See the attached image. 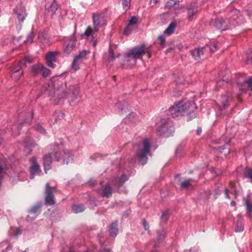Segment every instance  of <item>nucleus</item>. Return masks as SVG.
<instances>
[{
	"mask_svg": "<svg viewBox=\"0 0 252 252\" xmlns=\"http://www.w3.org/2000/svg\"><path fill=\"white\" fill-rule=\"evenodd\" d=\"M42 92L50 95L55 93L59 99L68 98L70 105H74L78 102L79 90L77 86L62 84L60 88L55 91L54 85L45 84L42 89Z\"/></svg>",
	"mask_w": 252,
	"mask_h": 252,
	"instance_id": "f257e3e1",
	"label": "nucleus"
},
{
	"mask_svg": "<svg viewBox=\"0 0 252 252\" xmlns=\"http://www.w3.org/2000/svg\"><path fill=\"white\" fill-rule=\"evenodd\" d=\"M231 17L229 20L223 18L216 19L213 24L218 29L221 31L232 29L236 26L242 24L245 22L243 15L240 11L236 9H233L231 12Z\"/></svg>",
	"mask_w": 252,
	"mask_h": 252,
	"instance_id": "f03ea898",
	"label": "nucleus"
},
{
	"mask_svg": "<svg viewBox=\"0 0 252 252\" xmlns=\"http://www.w3.org/2000/svg\"><path fill=\"white\" fill-rule=\"evenodd\" d=\"M147 54L148 58L151 57L149 47L144 45H139L131 48L128 52L124 55V63L123 64L124 68H131L133 66L137 59H141L142 56Z\"/></svg>",
	"mask_w": 252,
	"mask_h": 252,
	"instance_id": "7ed1b4c3",
	"label": "nucleus"
},
{
	"mask_svg": "<svg viewBox=\"0 0 252 252\" xmlns=\"http://www.w3.org/2000/svg\"><path fill=\"white\" fill-rule=\"evenodd\" d=\"M196 108V104L193 101L185 102L181 101L174 104L169 108L168 114L173 118L181 116L185 113H188L192 117L194 116L192 112Z\"/></svg>",
	"mask_w": 252,
	"mask_h": 252,
	"instance_id": "20e7f679",
	"label": "nucleus"
},
{
	"mask_svg": "<svg viewBox=\"0 0 252 252\" xmlns=\"http://www.w3.org/2000/svg\"><path fill=\"white\" fill-rule=\"evenodd\" d=\"M93 27L92 28L91 26L88 27L84 32V34L87 36L91 35L93 37H94L95 33H96L101 27L106 25V20L104 13H93Z\"/></svg>",
	"mask_w": 252,
	"mask_h": 252,
	"instance_id": "39448f33",
	"label": "nucleus"
},
{
	"mask_svg": "<svg viewBox=\"0 0 252 252\" xmlns=\"http://www.w3.org/2000/svg\"><path fill=\"white\" fill-rule=\"evenodd\" d=\"M151 142L148 139H145L135 146L137 148L136 156L142 164H145L147 161V156L150 155Z\"/></svg>",
	"mask_w": 252,
	"mask_h": 252,
	"instance_id": "423d86ee",
	"label": "nucleus"
},
{
	"mask_svg": "<svg viewBox=\"0 0 252 252\" xmlns=\"http://www.w3.org/2000/svg\"><path fill=\"white\" fill-rule=\"evenodd\" d=\"M32 60L30 57H26L24 59L21 61L20 65H14L10 67V72L11 73V77L15 80H19L23 74L22 70V66H26L27 63H31Z\"/></svg>",
	"mask_w": 252,
	"mask_h": 252,
	"instance_id": "0eeeda50",
	"label": "nucleus"
},
{
	"mask_svg": "<svg viewBox=\"0 0 252 252\" xmlns=\"http://www.w3.org/2000/svg\"><path fill=\"white\" fill-rule=\"evenodd\" d=\"M54 156L56 160L59 161L60 160V154L57 151L53 153H50L45 155L43 158V165L45 172L51 168V164L52 162V157Z\"/></svg>",
	"mask_w": 252,
	"mask_h": 252,
	"instance_id": "6e6552de",
	"label": "nucleus"
},
{
	"mask_svg": "<svg viewBox=\"0 0 252 252\" xmlns=\"http://www.w3.org/2000/svg\"><path fill=\"white\" fill-rule=\"evenodd\" d=\"M76 38L74 35H72L65 40L64 45V52L65 54H69L75 48Z\"/></svg>",
	"mask_w": 252,
	"mask_h": 252,
	"instance_id": "1a4fd4ad",
	"label": "nucleus"
},
{
	"mask_svg": "<svg viewBox=\"0 0 252 252\" xmlns=\"http://www.w3.org/2000/svg\"><path fill=\"white\" fill-rule=\"evenodd\" d=\"M55 188H51L49 184L47 183L45 186V202L50 205L55 204L54 197L53 193Z\"/></svg>",
	"mask_w": 252,
	"mask_h": 252,
	"instance_id": "9d476101",
	"label": "nucleus"
},
{
	"mask_svg": "<svg viewBox=\"0 0 252 252\" xmlns=\"http://www.w3.org/2000/svg\"><path fill=\"white\" fill-rule=\"evenodd\" d=\"M231 99V94L230 92H226L225 94H222L218 102L220 109H225V107L229 104V102Z\"/></svg>",
	"mask_w": 252,
	"mask_h": 252,
	"instance_id": "9b49d317",
	"label": "nucleus"
},
{
	"mask_svg": "<svg viewBox=\"0 0 252 252\" xmlns=\"http://www.w3.org/2000/svg\"><path fill=\"white\" fill-rule=\"evenodd\" d=\"M31 162L32 165L30 168V173L31 174V178H33L34 175L40 172L41 170L35 157L32 158Z\"/></svg>",
	"mask_w": 252,
	"mask_h": 252,
	"instance_id": "f8f14e48",
	"label": "nucleus"
},
{
	"mask_svg": "<svg viewBox=\"0 0 252 252\" xmlns=\"http://www.w3.org/2000/svg\"><path fill=\"white\" fill-rule=\"evenodd\" d=\"M14 12L19 21L23 22L26 16L25 9L21 4L18 5L14 9Z\"/></svg>",
	"mask_w": 252,
	"mask_h": 252,
	"instance_id": "ddd939ff",
	"label": "nucleus"
},
{
	"mask_svg": "<svg viewBox=\"0 0 252 252\" xmlns=\"http://www.w3.org/2000/svg\"><path fill=\"white\" fill-rule=\"evenodd\" d=\"M239 81L237 82L238 85L239 86V89L241 91H244V89L243 88V86L245 84H247L249 88L251 91V95L252 96V78H249L248 79H246L245 77L241 76L239 78Z\"/></svg>",
	"mask_w": 252,
	"mask_h": 252,
	"instance_id": "4468645a",
	"label": "nucleus"
},
{
	"mask_svg": "<svg viewBox=\"0 0 252 252\" xmlns=\"http://www.w3.org/2000/svg\"><path fill=\"white\" fill-rule=\"evenodd\" d=\"M62 157L63 164H68L73 161V155L72 152L69 150H64Z\"/></svg>",
	"mask_w": 252,
	"mask_h": 252,
	"instance_id": "2eb2a0df",
	"label": "nucleus"
},
{
	"mask_svg": "<svg viewBox=\"0 0 252 252\" xmlns=\"http://www.w3.org/2000/svg\"><path fill=\"white\" fill-rule=\"evenodd\" d=\"M58 54L56 52H50L46 56V63L48 66L54 67V62H56V56Z\"/></svg>",
	"mask_w": 252,
	"mask_h": 252,
	"instance_id": "dca6fc26",
	"label": "nucleus"
},
{
	"mask_svg": "<svg viewBox=\"0 0 252 252\" xmlns=\"http://www.w3.org/2000/svg\"><path fill=\"white\" fill-rule=\"evenodd\" d=\"M197 6L195 3L188 6V18L189 21L193 19V16L197 13Z\"/></svg>",
	"mask_w": 252,
	"mask_h": 252,
	"instance_id": "f3484780",
	"label": "nucleus"
},
{
	"mask_svg": "<svg viewBox=\"0 0 252 252\" xmlns=\"http://www.w3.org/2000/svg\"><path fill=\"white\" fill-rule=\"evenodd\" d=\"M157 130L160 134H163L167 132V127L170 124L166 122L165 120H163L160 124H157Z\"/></svg>",
	"mask_w": 252,
	"mask_h": 252,
	"instance_id": "a211bd4d",
	"label": "nucleus"
},
{
	"mask_svg": "<svg viewBox=\"0 0 252 252\" xmlns=\"http://www.w3.org/2000/svg\"><path fill=\"white\" fill-rule=\"evenodd\" d=\"M204 48L203 47L195 49L190 51L192 56L196 60H198L200 58V56L204 54Z\"/></svg>",
	"mask_w": 252,
	"mask_h": 252,
	"instance_id": "6ab92c4d",
	"label": "nucleus"
},
{
	"mask_svg": "<svg viewBox=\"0 0 252 252\" xmlns=\"http://www.w3.org/2000/svg\"><path fill=\"white\" fill-rule=\"evenodd\" d=\"M138 18L136 16H132L129 20L128 21L127 27L126 28L124 31V33L125 34H128L130 32V30L129 28L130 26L136 24L137 23Z\"/></svg>",
	"mask_w": 252,
	"mask_h": 252,
	"instance_id": "aec40b11",
	"label": "nucleus"
},
{
	"mask_svg": "<svg viewBox=\"0 0 252 252\" xmlns=\"http://www.w3.org/2000/svg\"><path fill=\"white\" fill-rule=\"evenodd\" d=\"M58 9V6L57 4L55 2H53L47 7L46 13L47 14L52 17L55 14Z\"/></svg>",
	"mask_w": 252,
	"mask_h": 252,
	"instance_id": "412c9836",
	"label": "nucleus"
},
{
	"mask_svg": "<svg viewBox=\"0 0 252 252\" xmlns=\"http://www.w3.org/2000/svg\"><path fill=\"white\" fill-rule=\"evenodd\" d=\"M112 190L111 188L109 185L107 184L104 187L101 194L102 197L109 198L112 195Z\"/></svg>",
	"mask_w": 252,
	"mask_h": 252,
	"instance_id": "4be33fe9",
	"label": "nucleus"
},
{
	"mask_svg": "<svg viewBox=\"0 0 252 252\" xmlns=\"http://www.w3.org/2000/svg\"><path fill=\"white\" fill-rule=\"evenodd\" d=\"M176 27V23L175 22H172L164 31V33L168 35H170L174 32Z\"/></svg>",
	"mask_w": 252,
	"mask_h": 252,
	"instance_id": "5701e85b",
	"label": "nucleus"
},
{
	"mask_svg": "<svg viewBox=\"0 0 252 252\" xmlns=\"http://www.w3.org/2000/svg\"><path fill=\"white\" fill-rule=\"evenodd\" d=\"M38 38L39 42L44 44H48L49 43L48 36L46 33L41 32L39 33Z\"/></svg>",
	"mask_w": 252,
	"mask_h": 252,
	"instance_id": "b1692460",
	"label": "nucleus"
},
{
	"mask_svg": "<svg viewBox=\"0 0 252 252\" xmlns=\"http://www.w3.org/2000/svg\"><path fill=\"white\" fill-rule=\"evenodd\" d=\"M118 225L117 223H113L110 225L109 233L111 236L115 237L118 233Z\"/></svg>",
	"mask_w": 252,
	"mask_h": 252,
	"instance_id": "393cba45",
	"label": "nucleus"
},
{
	"mask_svg": "<svg viewBox=\"0 0 252 252\" xmlns=\"http://www.w3.org/2000/svg\"><path fill=\"white\" fill-rule=\"evenodd\" d=\"M73 211L75 213H79L82 212L85 210V207L82 204H75L72 207Z\"/></svg>",
	"mask_w": 252,
	"mask_h": 252,
	"instance_id": "a878e982",
	"label": "nucleus"
},
{
	"mask_svg": "<svg viewBox=\"0 0 252 252\" xmlns=\"http://www.w3.org/2000/svg\"><path fill=\"white\" fill-rule=\"evenodd\" d=\"M86 55L87 52L86 51H82L80 52L74 58L75 61L81 63L86 58Z\"/></svg>",
	"mask_w": 252,
	"mask_h": 252,
	"instance_id": "bb28decb",
	"label": "nucleus"
},
{
	"mask_svg": "<svg viewBox=\"0 0 252 252\" xmlns=\"http://www.w3.org/2000/svg\"><path fill=\"white\" fill-rule=\"evenodd\" d=\"M41 65L42 64H39L32 66L31 71L33 75H37L40 73Z\"/></svg>",
	"mask_w": 252,
	"mask_h": 252,
	"instance_id": "cd10ccee",
	"label": "nucleus"
},
{
	"mask_svg": "<svg viewBox=\"0 0 252 252\" xmlns=\"http://www.w3.org/2000/svg\"><path fill=\"white\" fill-rule=\"evenodd\" d=\"M41 204L38 203L35 205L33 206L29 210V212L30 214H35L37 211L40 209Z\"/></svg>",
	"mask_w": 252,
	"mask_h": 252,
	"instance_id": "c85d7f7f",
	"label": "nucleus"
},
{
	"mask_svg": "<svg viewBox=\"0 0 252 252\" xmlns=\"http://www.w3.org/2000/svg\"><path fill=\"white\" fill-rule=\"evenodd\" d=\"M244 175L245 178L249 179L252 183V169L246 168L244 172Z\"/></svg>",
	"mask_w": 252,
	"mask_h": 252,
	"instance_id": "c756f323",
	"label": "nucleus"
},
{
	"mask_svg": "<svg viewBox=\"0 0 252 252\" xmlns=\"http://www.w3.org/2000/svg\"><path fill=\"white\" fill-rule=\"evenodd\" d=\"M128 180V178L125 175H123L120 178L119 182L115 183V186L119 188L121 186L126 180Z\"/></svg>",
	"mask_w": 252,
	"mask_h": 252,
	"instance_id": "7c9ffc66",
	"label": "nucleus"
},
{
	"mask_svg": "<svg viewBox=\"0 0 252 252\" xmlns=\"http://www.w3.org/2000/svg\"><path fill=\"white\" fill-rule=\"evenodd\" d=\"M211 53H214L218 49V43L216 42H213L210 43L209 45H207Z\"/></svg>",
	"mask_w": 252,
	"mask_h": 252,
	"instance_id": "2f4dec72",
	"label": "nucleus"
},
{
	"mask_svg": "<svg viewBox=\"0 0 252 252\" xmlns=\"http://www.w3.org/2000/svg\"><path fill=\"white\" fill-rule=\"evenodd\" d=\"M245 205L246 206V209L247 212L250 214L252 211V204L250 202L248 198H245Z\"/></svg>",
	"mask_w": 252,
	"mask_h": 252,
	"instance_id": "473e14b6",
	"label": "nucleus"
},
{
	"mask_svg": "<svg viewBox=\"0 0 252 252\" xmlns=\"http://www.w3.org/2000/svg\"><path fill=\"white\" fill-rule=\"evenodd\" d=\"M40 73L43 77H47L48 75H49L50 71L48 69L45 68L42 65L41 67V71Z\"/></svg>",
	"mask_w": 252,
	"mask_h": 252,
	"instance_id": "72a5a7b5",
	"label": "nucleus"
},
{
	"mask_svg": "<svg viewBox=\"0 0 252 252\" xmlns=\"http://www.w3.org/2000/svg\"><path fill=\"white\" fill-rule=\"evenodd\" d=\"M192 181L191 179H189L188 180L185 181L181 183V187L183 189H186L191 186L190 182Z\"/></svg>",
	"mask_w": 252,
	"mask_h": 252,
	"instance_id": "f704fd0d",
	"label": "nucleus"
},
{
	"mask_svg": "<svg viewBox=\"0 0 252 252\" xmlns=\"http://www.w3.org/2000/svg\"><path fill=\"white\" fill-rule=\"evenodd\" d=\"M115 56L114 55V53L113 51L112 50L111 48L110 47L109 49V57H108V61L110 62L111 61H113L115 60Z\"/></svg>",
	"mask_w": 252,
	"mask_h": 252,
	"instance_id": "c9c22d12",
	"label": "nucleus"
},
{
	"mask_svg": "<svg viewBox=\"0 0 252 252\" xmlns=\"http://www.w3.org/2000/svg\"><path fill=\"white\" fill-rule=\"evenodd\" d=\"M244 230V226L242 224V223L239 222L237 223L236 224L235 227V231L237 232H240L243 231Z\"/></svg>",
	"mask_w": 252,
	"mask_h": 252,
	"instance_id": "e433bc0d",
	"label": "nucleus"
},
{
	"mask_svg": "<svg viewBox=\"0 0 252 252\" xmlns=\"http://www.w3.org/2000/svg\"><path fill=\"white\" fill-rule=\"evenodd\" d=\"M158 43L160 45L162 48L164 47L165 44V39L163 35H160L158 38Z\"/></svg>",
	"mask_w": 252,
	"mask_h": 252,
	"instance_id": "4c0bfd02",
	"label": "nucleus"
},
{
	"mask_svg": "<svg viewBox=\"0 0 252 252\" xmlns=\"http://www.w3.org/2000/svg\"><path fill=\"white\" fill-rule=\"evenodd\" d=\"M128 108L129 106L126 103H124L122 107L120 108L121 109V112L120 113H123V112H125L126 114L128 112Z\"/></svg>",
	"mask_w": 252,
	"mask_h": 252,
	"instance_id": "58836bf2",
	"label": "nucleus"
},
{
	"mask_svg": "<svg viewBox=\"0 0 252 252\" xmlns=\"http://www.w3.org/2000/svg\"><path fill=\"white\" fill-rule=\"evenodd\" d=\"M34 37V35L33 34V33L32 32H30L27 37V40H26V42L27 43H31L33 41V39Z\"/></svg>",
	"mask_w": 252,
	"mask_h": 252,
	"instance_id": "ea45409f",
	"label": "nucleus"
},
{
	"mask_svg": "<svg viewBox=\"0 0 252 252\" xmlns=\"http://www.w3.org/2000/svg\"><path fill=\"white\" fill-rule=\"evenodd\" d=\"M35 129L38 131L39 132L41 133H45V130L39 124H37L35 126Z\"/></svg>",
	"mask_w": 252,
	"mask_h": 252,
	"instance_id": "a19ab883",
	"label": "nucleus"
},
{
	"mask_svg": "<svg viewBox=\"0 0 252 252\" xmlns=\"http://www.w3.org/2000/svg\"><path fill=\"white\" fill-rule=\"evenodd\" d=\"M169 213L168 212H165L162 213L161 218L163 221H166L168 219Z\"/></svg>",
	"mask_w": 252,
	"mask_h": 252,
	"instance_id": "79ce46f5",
	"label": "nucleus"
},
{
	"mask_svg": "<svg viewBox=\"0 0 252 252\" xmlns=\"http://www.w3.org/2000/svg\"><path fill=\"white\" fill-rule=\"evenodd\" d=\"M121 2L125 7H128L130 5L131 0H121Z\"/></svg>",
	"mask_w": 252,
	"mask_h": 252,
	"instance_id": "37998d69",
	"label": "nucleus"
},
{
	"mask_svg": "<svg viewBox=\"0 0 252 252\" xmlns=\"http://www.w3.org/2000/svg\"><path fill=\"white\" fill-rule=\"evenodd\" d=\"M32 118V115L30 112L27 114L26 117L24 120V122L28 123L31 121Z\"/></svg>",
	"mask_w": 252,
	"mask_h": 252,
	"instance_id": "c03bdc74",
	"label": "nucleus"
},
{
	"mask_svg": "<svg viewBox=\"0 0 252 252\" xmlns=\"http://www.w3.org/2000/svg\"><path fill=\"white\" fill-rule=\"evenodd\" d=\"M80 63L79 62H75V60H73V63H72V68L76 70L79 68V64Z\"/></svg>",
	"mask_w": 252,
	"mask_h": 252,
	"instance_id": "a18cd8bd",
	"label": "nucleus"
},
{
	"mask_svg": "<svg viewBox=\"0 0 252 252\" xmlns=\"http://www.w3.org/2000/svg\"><path fill=\"white\" fill-rule=\"evenodd\" d=\"M165 232L164 230L161 231V234L158 235V240L162 241L165 238Z\"/></svg>",
	"mask_w": 252,
	"mask_h": 252,
	"instance_id": "49530a36",
	"label": "nucleus"
},
{
	"mask_svg": "<svg viewBox=\"0 0 252 252\" xmlns=\"http://www.w3.org/2000/svg\"><path fill=\"white\" fill-rule=\"evenodd\" d=\"M252 53H251V54H248V57H247V59L246 61V63L248 64L252 63Z\"/></svg>",
	"mask_w": 252,
	"mask_h": 252,
	"instance_id": "de8ad7c7",
	"label": "nucleus"
},
{
	"mask_svg": "<svg viewBox=\"0 0 252 252\" xmlns=\"http://www.w3.org/2000/svg\"><path fill=\"white\" fill-rule=\"evenodd\" d=\"M135 116V114L131 113L129 114V115L126 116V118L125 119V121L126 122H130V119L131 117H134Z\"/></svg>",
	"mask_w": 252,
	"mask_h": 252,
	"instance_id": "09e8293b",
	"label": "nucleus"
},
{
	"mask_svg": "<svg viewBox=\"0 0 252 252\" xmlns=\"http://www.w3.org/2000/svg\"><path fill=\"white\" fill-rule=\"evenodd\" d=\"M245 12L247 13V15L250 17H252V9H247Z\"/></svg>",
	"mask_w": 252,
	"mask_h": 252,
	"instance_id": "8fccbe9b",
	"label": "nucleus"
},
{
	"mask_svg": "<svg viewBox=\"0 0 252 252\" xmlns=\"http://www.w3.org/2000/svg\"><path fill=\"white\" fill-rule=\"evenodd\" d=\"M181 150L182 149H181V147H178L177 148V150H176V152H175L177 156H180V153H181Z\"/></svg>",
	"mask_w": 252,
	"mask_h": 252,
	"instance_id": "3c124183",
	"label": "nucleus"
},
{
	"mask_svg": "<svg viewBox=\"0 0 252 252\" xmlns=\"http://www.w3.org/2000/svg\"><path fill=\"white\" fill-rule=\"evenodd\" d=\"M225 81H227V80H225L224 79V78H222V81H219L217 82V87H220L221 85V84L223 82Z\"/></svg>",
	"mask_w": 252,
	"mask_h": 252,
	"instance_id": "603ef678",
	"label": "nucleus"
},
{
	"mask_svg": "<svg viewBox=\"0 0 252 252\" xmlns=\"http://www.w3.org/2000/svg\"><path fill=\"white\" fill-rule=\"evenodd\" d=\"M143 223V226H144L145 229L148 230L149 229V227L148 225H147L146 224L145 220H144Z\"/></svg>",
	"mask_w": 252,
	"mask_h": 252,
	"instance_id": "864d4df0",
	"label": "nucleus"
},
{
	"mask_svg": "<svg viewBox=\"0 0 252 252\" xmlns=\"http://www.w3.org/2000/svg\"><path fill=\"white\" fill-rule=\"evenodd\" d=\"M101 252H112L111 250L107 248H103Z\"/></svg>",
	"mask_w": 252,
	"mask_h": 252,
	"instance_id": "5fc2aeb1",
	"label": "nucleus"
},
{
	"mask_svg": "<svg viewBox=\"0 0 252 252\" xmlns=\"http://www.w3.org/2000/svg\"><path fill=\"white\" fill-rule=\"evenodd\" d=\"M158 2V0H151L150 3L152 6H154Z\"/></svg>",
	"mask_w": 252,
	"mask_h": 252,
	"instance_id": "6e6d98bb",
	"label": "nucleus"
},
{
	"mask_svg": "<svg viewBox=\"0 0 252 252\" xmlns=\"http://www.w3.org/2000/svg\"><path fill=\"white\" fill-rule=\"evenodd\" d=\"M228 192H229V190L227 189H226L225 190V197L228 198H230V197L228 195Z\"/></svg>",
	"mask_w": 252,
	"mask_h": 252,
	"instance_id": "4d7b16f0",
	"label": "nucleus"
},
{
	"mask_svg": "<svg viewBox=\"0 0 252 252\" xmlns=\"http://www.w3.org/2000/svg\"><path fill=\"white\" fill-rule=\"evenodd\" d=\"M201 132V128H198L197 130V135H199Z\"/></svg>",
	"mask_w": 252,
	"mask_h": 252,
	"instance_id": "13d9d810",
	"label": "nucleus"
},
{
	"mask_svg": "<svg viewBox=\"0 0 252 252\" xmlns=\"http://www.w3.org/2000/svg\"><path fill=\"white\" fill-rule=\"evenodd\" d=\"M24 116V114L23 113H21L19 115V119H22V118Z\"/></svg>",
	"mask_w": 252,
	"mask_h": 252,
	"instance_id": "bf43d9fd",
	"label": "nucleus"
},
{
	"mask_svg": "<svg viewBox=\"0 0 252 252\" xmlns=\"http://www.w3.org/2000/svg\"><path fill=\"white\" fill-rule=\"evenodd\" d=\"M170 0L174 2V4H175L177 3V2L178 1V0Z\"/></svg>",
	"mask_w": 252,
	"mask_h": 252,
	"instance_id": "052dcab7",
	"label": "nucleus"
},
{
	"mask_svg": "<svg viewBox=\"0 0 252 252\" xmlns=\"http://www.w3.org/2000/svg\"><path fill=\"white\" fill-rule=\"evenodd\" d=\"M231 205L232 206H234V205H235V202L234 201H232V202H231Z\"/></svg>",
	"mask_w": 252,
	"mask_h": 252,
	"instance_id": "680f3d73",
	"label": "nucleus"
},
{
	"mask_svg": "<svg viewBox=\"0 0 252 252\" xmlns=\"http://www.w3.org/2000/svg\"><path fill=\"white\" fill-rule=\"evenodd\" d=\"M177 82L178 83H182V81H177Z\"/></svg>",
	"mask_w": 252,
	"mask_h": 252,
	"instance_id": "e2e57ef3",
	"label": "nucleus"
},
{
	"mask_svg": "<svg viewBox=\"0 0 252 252\" xmlns=\"http://www.w3.org/2000/svg\"><path fill=\"white\" fill-rule=\"evenodd\" d=\"M22 252H28V251L27 250H25V251H22Z\"/></svg>",
	"mask_w": 252,
	"mask_h": 252,
	"instance_id": "0e129e2a",
	"label": "nucleus"
},
{
	"mask_svg": "<svg viewBox=\"0 0 252 252\" xmlns=\"http://www.w3.org/2000/svg\"><path fill=\"white\" fill-rule=\"evenodd\" d=\"M95 45H96L95 43H94V46H95Z\"/></svg>",
	"mask_w": 252,
	"mask_h": 252,
	"instance_id": "69168bd1",
	"label": "nucleus"
},
{
	"mask_svg": "<svg viewBox=\"0 0 252 252\" xmlns=\"http://www.w3.org/2000/svg\"><path fill=\"white\" fill-rule=\"evenodd\" d=\"M102 183H103L102 182H100V184H102Z\"/></svg>",
	"mask_w": 252,
	"mask_h": 252,
	"instance_id": "338daca9",
	"label": "nucleus"
},
{
	"mask_svg": "<svg viewBox=\"0 0 252 252\" xmlns=\"http://www.w3.org/2000/svg\"><path fill=\"white\" fill-rule=\"evenodd\" d=\"M2 252H5L4 250H3V251H2Z\"/></svg>",
	"mask_w": 252,
	"mask_h": 252,
	"instance_id": "774afa93",
	"label": "nucleus"
}]
</instances>
